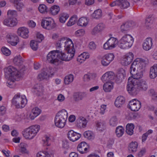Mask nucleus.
<instances>
[{
    "instance_id": "f8f14e48",
    "label": "nucleus",
    "mask_w": 157,
    "mask_h": 157,
    "mask_svg": "<svg viewBox=\"0 0 157 157\" xmlns=\"http://www.w3.org/2000/svg\"><path fill=\"white\" fill-rule=\"evenodd\" d=\"M58 51V54L59 55L58 56V59H59L63 61H69L74 56V55L70 54L67 52L65 53L62 51L60 52L59 50Z\"/></svg>"
},
{
    "instance_id": "f257e3e1",
    "label": "nucleus",
    "mask_w": 157,
    "mask_h": 157,
    "mask_svg": "<svg viewBox=\"0 0 157 157\" xmlns=\"http://www.w3.org/2000/svg\"><path fill=\"white\" fill-rule=\"evenodd\" d=\"M136 59L132 64L130 72L132 76L128 79L127 90L131 95H136L140 90L138 85V79L143 75L142 67L140 63Z\"/></svg>"
},
{
    "instance_id": "6ab92c4d",
    "label": "nucleus",
    "mask_w": 157,
    "mask_h": 157,
    "mask_svg": "<svg viewBox=\"0 0 157 157\" xmlns=\"http://www.w3.org/2000/svg\"><path fill=\"white\" fill-rule=\"evenodd\" d=\"M88 148L87 144L84 142L80 143L77 147L78 151L81 154H85L88 152L89 151Z\"/></svg>"
},
{
    "instance_id": "ea45409f",
    "label": "nucleus",
    "mask_w": 157,
    "mask_h": 157,
    "mask_svg": "<svg viewBox=\"0 0 157 157\" xmlns=\"http://www.w3.org/2000/svg\"><path fill=\"white\" fill-rule=\"evenodd\" d=\"M101 16L102 11L101 10L99 9L95 10L91 15L92 18L96 19H99Z\"/></svg>"
},
{
    "instance_id": "13d9d810",
    "label": "nucleus",
    "mask_w": 157,
    "mask_h": 157,
    "mask_svg": "<svg viewBox=\"0 0 157 157\" xmlns=\"http://www.w3.org/2000/svg\"><path fill=\"white\" fill-rule=\"evenodd\" d=\"M1 50L3 54L6 56H9L11 54L10 51L6 47H2Z\"/></svg>"
},
{
    "instance_id": "052dcab7",
    "label": "nucleus",
    "mask_w": 157,
    "mask_h": 157,
    "mask_svg": "<svg viewBox=\"0 0 157 157\" xmlns=\"http://www.w3.org/2000/svg\"><path fill=\"white\" fill-rule=\"evenodd\" d=\"M107 59L110 63L114 59V56L112 53H108L104 56Z\"/></svg>"
},
{
    "instance_id": "de8ad7c7",
    "label": "nucleus",
    "mask_w": 157,
    "mask_h": 157,
    "mask_svg": "<svg viewBox=\"0 0 157 157\" xmlns=\"http://www.w3.org/2000/svg\"><path fill=\"white\" fill-rule=\"evenodd\" d=\"M84 136L85 138L89 140L93 139L94 137L92 132L90 131L85 132L84 133Z\"/></svg>"
},
{
    "instance_id": "bf43d9fd",
    "label": "nucleus",
    "mask_w": 157,
    "mask_h": 157,
    "mask_svg": "<svg viewBox=\"0 0 157 157\" xmlns=\"http://www.w3.org/2000/svg\"><path fill=\"white\" fill-rule=\"evenodd\" d=\"M130 26L128 23H126L122 25L121 26V32H124L125 31H127Z\"/></svg>"
},
{
    "instance_id": "9d476101",
    "label": "nucleus",
    "mask_w": 157,
    "mask_h": 157,
    "mask_svg": "<svg viewBox=\"0 0 157 157\" xmlns=\"http://www.w3.org/2000/svg\"><path fill=\"white\" fill-rule=\"evenodd\" d=\"M8 42L13 46L16 45L19 42V39L15 34L11 33H7L6 35Z\"/></svg>"
},
{
    "instance_id": "dca6fc26",
    "label": "nucleus",
    "mask_w": 157,
    "mask_h": 157,
    "mask_svg": "<svg viewBox=\"0 0 157 157\" xmlns=\"http://www.w3.org/2000/svg\"><path fill=\"white\" fill-rule=\"evenodd\" d=\"M87 95L88 93L86 92L76 93L74 95V99L75 101L78 102L84 98H86Z\"/></svg>"
},
{
    "instance_id": "f03ea898",
    "label": "nucleus",
    "mask_w": 157,
    "mask_h": 157,
    "mask_svg": "<svg viewBox=\"0 0 157 157\" xmlns=\"http://www.w3.org/2000/svg\"><path fill=\"white\" fill-rule=\"evenodd\" d=\"M68 117V113L64 109L58 112L55 118V124L57 127L59 128H63L66 123Z\"/></svg>"
},
{
    "instance_id": "5701e85b",
    "label": "nucleus",
    "mask_w": 157,
    "mask_h": 157,
    "mask_svg": "<svg viewBox=\"0 0 157 157\" xmlns=\"http://www.w3.org/2000/svg\"><path fill=\"white\" fill-rule=\"evenodd\" d=\"M17 23V20L16 18H11L6 19L3 22V23L4 25L11 27L16 25Z\"/></svg>"
},
{
    "instance_id": "9b49d317",
    "label": "nucleus",
    "mask_w": 157,
    "mask_h": 157,
    "mask_svg": "<svg viewBox=\"0 0 157 157\" xmlns=\"http://www.w3.org/2000/svg\"><path fill=\"white\" fill-rule=\"evenodd\" d=\"M141 104L140 101L134 99L129 101L128 107L132 111H137L141 107Z\"/></svg>"
},
{
    "instance_id": "72a5a7b5",
    "label": "nucleus",
    "mask_w": 157,
    "mask_h": 157,
    "mask_svg": "<svg viewBox=\"0 0 157 157\" xmlns=\"http://www.w3.org/2000/svg\"><path fill=\"white\" fill-rule=\"evenodd\" d=\"M153 23V20L151 17L149 16L147 17L145 21V26L147 29L151 28Z\"/></svg>"
},
{
    "instance_id": "6e6d98bb",
    "label": "nucleus",
    "mask_w": 157,
    "mask_h": 157,
    "mask_svg": "<svg viewBox=\"0 0 157 157\" xmlns=\"http://www.w3.org/2000/svg\"><path fill=\"white\" fill-rule=\"evenodd\" d=\"M37 157H50V155L46 151H40L36 154Z\"/></svg>"
},
{
    "instance_id": "a211bd4d",
    "label": "nucleus",
    "mask_w": 157,
    "mask_h": 157,
    "mask_svg": "<svg viewBox=\"0 0 157 157\" xmlns=\"http://www.w3.org/2000/svg\"><path fill=\"white\" fill-rule=\"evenodd\" d=\"M76 122V126L79 128H85L88 123L87 120L83 117H79L77 119Z\"/></svg>"
},
{
    "instance_id": "a878e982",
    "label": "nucleus",
    "mask_w": 157,
    "mask_h": 157,
    "mask_svg": "<svg viewBox=\"0 0 157 157\" xmlns=\"http://www.w3.org/2000/svg\"><path fill=\"white\" fill-rule=\"evenodd\" d=\"M41 110L37 107L33 108L32 110L30 115V117L31 120H33L40 113Z\"/></svg>"
},
{
    "instance_id": "8fccbe9b",
    "label": "nucleus",
    "mask_w": 157,
    "mask_h": 157,
    "mask_svg": "<svg viewBox=\"0 0 157 157\" xmlns=\"http://www.w3.org/2000/svg\"><path fill=\"white\" fill-rule=\"evenodd\" d=\"M49 75L45 71H43L41 73L38 75V78L40 80L46 79L49 77Z\"/></svg>"
},
{
    "instance_id": "3c124183",
    "label": "nucleus",
    "mask_w": 157,
    "mask_h": 157,
    "mask_svg": "<svg viewBox=\"0 0 157 157\" xmlns=\"http://www.w3.org/2000/svg\"><path fill=\"white\" fill-rule=\"evenodd\" d=\"M42 140L44 142V145L47 146L50 145V142L51 141V139L49 136L45 135L43 137Z\"/></svg>"
},
{
    "instance_id": "4d7b16f0",
    "label": "nucleus",
    "mask_w": 157,
    "mask_h": 157,
    "mask_svg": "<svg viewBox=\"0 0 157 157\" xmlns=\"http://www.w3.org/2000/svg\"><path fill=\"white\" fill-rule=\"evenodd\" d=\"M39 11L42 13H45L47 11L46 6L44 4H41L38 7Z\"/></svg>"
},
{
    "instance_id": "6e6552de",
    "label": "nucleus",
    "mask_w": 157,
    "mask_h": 157,
    "mask_svg": "<svg viewBox=\"0 0 157 157\" xmlns=\"http://www.w3.org/2000/svg\"><path fill=\"white\" fill-rule=\"evenodd\" d=\"M41 26L44 28L50 30L55 27V24L51 18H45L41 22Z\"/></svg>"
},
{
    "instance_id": "39448f33",
    "label": "nucleus",
    "mask_w": 157,
    "mask_h": 157,
    "mask_svg": "<svg viewBox=\"0 0 157 157\" xmlns=\"http://www.w3.org/2000/svg\"><path fill=\"white\" fill-rule=\"evenodd\" d=\"M12 102L17 108H21L24 107L27 104V100L25 95L21 96L19 93L15 95Z\"/></svg>"
},
{
    "instance_id": "864d4df0",
    "label": "nucleus",
    "mask_w": 157,
    "mask_h": 157,
    "mask_svg": "<svg viewBox=\"0 0 157 157\" xmlns=\"http://www.w3.org/2000/svg\"><path fill=\"white\" fill-rule=\"evenodd\" d=\"M37 41L32 40L30 43V46L33 50L34 51L36 50L38 47V43Z\"/></svg>"
},
{
    "instance_id": "412c9836",
    "label": "nucleus",
    "mask_w": 157,
    "mask_h": 157,
    "mask_svg": "<svg viewBox=\"0 0 157 157\" xmlns=\"http://www.w3.org/2000/svg\"><path fill=\"white\" fill-rule=\"evenodd\" d=\"M105 25L102 23H100L94 27L91 31L92 35H96L101 32L105 28Z\"/></svg>"
},
{
    "instance_id": "1a4fd4ad",
    "label": "nucleus",
    "mask_w": 157,
    "mask_h": 157,
    "mask_svg": "<svg viewBox=\"0 0 157 157\" xmlns=\"http://www.w3.org/2000/svg\"><path fill=\"white\" fill-rule=\"evenodd\" d=\"M118 43L117 39L110 37L103 45V48L105 50H111L114 48Z\"/></svg>"
},
{
    "instance_id": "4c0bfd02",
    "label": "nucleus",
    "mask_w": 157,
    "mask_h": 157,
    "mask_svg": "<svg viewBox=\"0 0 157 157\" xmlns=\"http://www.w3.org/2000/svg\"><path fill=\"white\" fill-rule=\"evenodd\" d=\"M134 125L132 124H128L126 126V132L127 134L132 135L133 133V129Z\"/></svg>"
},
{
    "instance_id": "774afa93",
    "label": "nucleus",
    "mask_w": 157,
    "mask_h": 157,
    "mask_svg": "<svg viewBox=\"0 0 157 157\" xmlns=\"http://www.w3.org/2000/svg\"><path fill=\"white\" fill-rule=\"evenodd\" d=\"M14 80L9 79L7 82V85L10 88H13L14 84Z\"/></svg>"
},
{
    "instance_id": "c85d7f7f",
    "label": "nucleus",
    "mask_w": 157,
    "mask_h": 157,
    "mask_svg": "<svg viewBox=\"0 0 157 157\" xmlns=\"http://www.w3.org/2000/svg\"><path fill=\"white\" fill-rule=\"evenodd\" d=\"M113 87V83L111 82H106L104 84L103 86V90L106 92H110Z\"/></svg>"
},
{
    "instance_id": "09e8293b",
    "label": "nucleus",
    "mask_w": 157,
    "mask_h": 157,
    "mask_svg": "<svg viewBox=\"0 0 157 157\" xmlns=\"http://www.w3.org/2000/svg\"><path fill=\"white\" fill-rule=\"evenodd\" d=\"M69 17L68 15L66 13H62L60 15L59 21L61 23H64Z\"/></svg>"
},
{
    "instance_id": "4be33fe9",
    "label": "nucleus",
    "mask_w": 157,
    "mask_h": 157,
    "mask_svg": "<svg viewBox=\"0 0 157 157\" xmlns=\"http://www.w3.org/2000/svg\"><path fill=\"white\" fill-rule=\"evenodd\" d=\"M17 33L19 36L24 38H26L29 36V31L27 28L21 27L18 29Z\"/></svg>"
},
{
    "instance_id": "c756f323",
    "label": "nucleus",
    "mask_w": 157,
    "mask_h": 157,
    "mask_svg": "<svg viewBox=\"0 0 157 157\" xmlns=\"http://www.w3.org/2000/svg\"><path fill=\"white\" fill-rule=\"evenodd\" d=\"M125 102V98L122 96L118 97L115 101V105L117 107H120Z\"/></svg>"
},
{
    "instance_id": "393cba45",
    "label": "nucleus",
    "mask_w": 157,
    "mask_h": 157,
    "mask_svg": "<svg viewBox=\"0 0 157 157\" xmlns=\"http://www.w3.org/2000/svg\"><path fill=\"white\" fill-rule=\"evenodd\" d=\"M35 90V91L39 96H42L44 94V89L43 87L41 84H37L34 87Z\"/></svg>"
},
{
    "instance_id": "cd10ccee",
    "label": "nucleus",
    "mask_w": 157,
    "mask_h": 157,
    "mask_svg": "<svg viewBox=\"0 0 157 157\" xmlns=\"http://www.w3.org/2000/svg\"><path fill=\"white\" fill-rule=\"evenodd\" d=\"M90 56L89 53L84 52L79 56L77 59V60L80 63L83 62L86 59L89 58Z\"/></svg>"
},
{
    "instance_id": "aec40b11",
    "label": "nucleus",
    "mask_w": 157,
    "mask_h": 157,
    "mask_svg": "<svg viewBox=\"0 0 157 157\" xmlns=\"http://www.w3.org/2000/svg\"><path fill=\"white\" fill-rule=\"evenodd\" d=\"M152 44V38L148 37L144 40L143 44V48L144 50L148 51L151 48Z\"/></svg>"
},
{
    "instance_id": "2f4dec72",
    "label": "nucleus",
    "mask_w": 157,
    "mask_h": 157,
    "mask_svg": "<svg viewBox=\"0 0 157 157\" xmlns=\"http://www.w3.org/2000/svg\"><path fill=\"white\" fill-rule=\"evenodd\" d=\"M88 20L87 18L85 17H82L78 20L77 24L80 26L85 27L88 24Z\"/></svg>"
},
{
    "instance_id": "b1692460",
    "label": "nucleus",
    "mask_w": 157,
    "mask_h": 157,
    "mask_svg": "<svg viewBox=\"0 0 157 157\" xmlns=\"http://www.w3.org/2000/svg\"><path fill=\"white\" fill-rule=\"evenodd\" d=\"M157 76V64H155L151 67L149 72V77L154 79Z\"/></svg>"
},
{
    "instance_id": "37998d69",
    "label": "nucleus",
    "mask_w": 157,
    "mask_h": 157,
    "mask_svg": "<svg viewBox=\"0 0 157 157\" xmlns=\"http://www.w3.org/2000/svg\"><path fill=\"white\" fill-rule=\"evenodd\" d=\"M138 144L136 142H132L130 143L129 146V150L132 152H135L136 151Z\"/></svg>"
},
{
    "instance_id": "f3484780",
    "label": "nucleus",
    "mask_w": 157,
    "mask_h": 157,
    "mask_svg": "<svg viewBox=\"0 0 157 157\" xmlns=\"http://www.w3.org/2000/svg\"><path fill=\"white\" fill-rule=\"evenodd\" d=\"M115 78L114 73L112 71H109L105 73L102 75L101 79L104 82L113 80Z\"/></svg>"
},
{
    "instance_id": "473e14b6",
    "label": "nucleus",
    "mask_w": 157,
    "mask_h": 157,
    "mask_svg": "<svg viewBox=\"0 0 157 157\" xmlns=\"http://www.w3.org/2000/svg\"><path fill=\"white\" fill-rule=\"evenodd\" d=\"M74 79V75L70 74L66 75L64 79V83L66 85H68L72 83Z\"/></svg>"
},
{
    "instance_id": "79ce46f5",
    "label": "nucleus",
    "mask_w": 157,
    "mask_h": 157,
    "mask_svg": "<svg viewBox=\"0 0 157 157\" xmlns=\"http://www.w3.org/2000/svg\"><path fill=\"white\" fill-rule=\"evenodd\" d=\"M119 6L122 9L127 8L130 6L129 2L125 0H119Z\"/></svg>"
},
{
    "instance_id": "7c9ffc66",
    "label": "nucleus",
    "mask_w": 157,
    "mask_h": 157,
    "mask_svg": "<svg viewBox=\"0 0 157 157\" xmlns=\"http://www.w3.org/2000/svg\"><path fill=\"white\" fill-rule=\"evenodd\" d=\"M67 39L65 38H63L60 39L57 42L56 47L57 49H59L62 47H64L65 45Z\"/></svg>"
},
{
    "instance_id": "423d86ee",
    "label": "nucleus",
    "mask_w": 157,
    "mask_h": 157,
    "mask_svg": "<svg viewBox=\"0 0 157 157\" xmlns=\"http://www.w3.org/2000/svg\"><path fill=\"white\" fill-rule=\"evenodd\" d=\"M58 50L52 51L49 52L47 56V61L49 63L58 65L59 60L58 58Z\"/></svg>"
},
{
    "instance_id": "f704fd0d",
    "label": "nucleus",
    "mask_w": 157,
    "mask_h": 157,
    "mask_svg": "<svg viewBox=\"0 0 157 157\" xmlns=\"http://www.w3.org/2000/svg\"><path fill=\"white\" fill-rule=\"evenodd\" d=\"M96 77V74L93 73H88L84 75L83 80L85 81H89L91 79L94 78Z\"/></svg>"
},
{
    "instance_id": "a18cd8bd",
    "label": "nucleus",
    "mask_w": 157,
    "mask_h": 157,
    "mask_svg": "<svg viewBox=\"0 0 157 157\" xmlns=\"http://www.w3.org/2000/svg\"><path fill=\"white\" fill-rule=\"evenodd\" d=\"M118 119L116 116H113L110 119L109 121V124L112 127L116 126L118 124Z\"/></svg>"
},
{
    "instance_id": "5fc2aeb1",
    "label": "nucleus",
    "mask_w": 157,
    "mask_h": 157,
    "mask_svg": "<svg viewBox=\"0 0 157 157\" xmlns=\"http://www.w3.org/2000/svg\"><path fill=\"white\" fill-rule=\"evenodd\" d=\"M7 15L10 18H15L17 15V12L15 10H9Z\"/></svg>"
},
{
    "instance_id": "20e7f679",
    "label": "nucleus",
    "mask_w": 157,
    "mask_h": 157,
    "mask_svg": "<svg viewBox=\"0 0 157 157\" xmlns=\"http://www.w3.org/2000/svg\"><path fill=\"white\" fill-rule=\"evenodd\" d=\"M134 39L130 35L126 34L122 36L120 40L119 47L121 49L129 48L132 46Z\"/></svg>"
},
{
    "instance_id": "58836bf2",
    "label": "nucleus",
    "mask_w": 157,
    "mask_h": 157,
    "mask_svg": "<svg viewBox=\"0 0 157 157\" xmlns=\"http://www.w3.org/2000/svg\"><path fill=\"white\" fill-rule=\"evenodd\" d=\"M97 129L99 131H103L106 128V123L103 121H98L96 124Z\"/></svg>"
},
{
    "instance_id": "69168bd1",
    "label": "nucleus",
    "mask_w": 157,
    "mask_h": 157,
    "mask_svg": "<svg viewBox=\"0 0 157 157\" xmlns=\"http://www.w3.org/2000/svg\"><path fill=\"white\" fill-rule=\"evenodd\" d=\"M85 31L83 29L78 30L75 32V34L77 36H82L84 34Z\"/></svg>"
},
{
    "instance_id": "0e129e2a",
    "label": "nucleus",
    "mask_w": 157,
    "mask_h": 157,
    "mask_svg": "<svg viewBox=\"0 0 157 157\" xmlns=\"http://www.w3.org/2000/svg\"><path fill=\"white\" fill-rule=\"evenodd\" d=\"M101 62L102 64L104 66H107L110 63V62L104 56L102 58Z\"/></svg>"
},
{
    "instance_id": "c03bdc74",
    "label": "nucleus",
    "mask_w": 157,
    "mask_h": 157,
    "mask_svg": "<svg viewBox=\"0 0 157 157\" xmlns=\"http://www.w3.org/2000/svg\"><path fill=\"white\" fill-rule=\"evenodd\" d=\"M124 129L121 126L117 127L116 130V134L117 136L120 137L122 136L124 133Z\"/></svg>"
},
{
    "instance_id": "2eb2a0df",
    "label": "nucleus",
    "mask_w": 157,
    "mask_h": 157,
    "mask_svg": "<svg viewBox=\"0 0 157 157\" xmlns=\"http://www.w3.org/2000/svg\"><path fill=\"white\" fill-rule=\"evenodd\" d=\"M81 135L79 133L74 132L73 130L69 131L67 134V137L71 141L75 142L78 140L81 137Z\"/></svg>"
},
{
    "instance_id": "680f3d73",
    "label": "nucleus",
    "mask_w": 157,
    "mask_h": 157,
    "mask_svg": "<svg viewBox=\"0 0 157 157\" xmlns=\"http://www.w3.org/2000/svg\"><path fill=\"white\" fill-rule=\"evenodd\" d=\"M125 75V72L124 69L123 68H121L119 70L118 74L117 76H119L120 78L122 79L124 78Z\"/></svg>"
},
{
    "instance_id": "338daca9",
    "label": "nucleus",
    "mask_w": 157,
    "mask_h": 157,
    "mask_svg": "<svg viewBox=\"0 0 157 157\" xmlns=\"http://www.w3.org/2000/svg\"><path fill=\"white\" fill-rule=\"evenodd\" d=\"M37 41V42L40 43L44 39V36L43 35L37 33L36 34Z\"/></svg>"
},
{
    "instance_id": "49530a36",
    "label": "nucleus",
    "mask_w": 157,
    "mask_h": 157,
    "mask_svg": "<svg viewBox=\"0 0 157 157\" xmlns=\"http://www.w3.org/2000/svg\"><path fill=\"white\" fill-rule=\"evenodd\" d=\"M149 95L151 97L152 99L155 101H157V93L153 89H150L148 90Z\"/></svg>"
},
{
    "instance_id": "e433bc0d",
    "label": "nucleus",
    "mask_w": 157,
    "mask_h": 157,
    "mask_svg": "<svg viewBox=\"0 0 157 157\" xmlns=\"http://www.w3.org/2000/svg\"><path fill=\"white\" fill-rule=\"evenodd\" d=\"M23 62V59L20 56H15L13 59L14 63L17 66L21 65L22 64Z\"/></svg>"
},
{
    "instance_id": "a19ab883",
    "label": "nucleus",
    "mask_w": 157,
    "mask_h": 157,
    "mask_svg": "<svg viewBox=\"0 0 157 157\" xmlns=\"http://www.w3.org/2000/svg\"><path fill=\"white\" fill-rule=\"evenodd\" d=\"M77 17L76 15H74L71 17L67 24L68 26H71L74 25L77 21Z\"/></svg>"
},
{
    "instance_id": "ddd939ff",
    "label": "nucleus",
    "mask_w": 157,
    "mask_h": 157,
    "mask_svg": "<svg viewBox=\"0 0 157 157\" xmlns=\"http://www.w3.org/2000/svg\"><path fill=\"white\" fill-rule=\"evenodd\" d=\"M134 55L132 52L127 53L122 59L121 61V64L124 66L129 65L132 62L133 59Z\"/></svg>"
},
{
    "instance_id": "7ed1b4c3",
    "label": "nucleus",
    "mask_w": 157,
    "mask_h": 157,
    "mask_svg": "<svg viewBox=\"0 0 157 157\" xmlns=\"http://www.w3.org/2000/svg\"><path fill=\"white\" fill-rule=\"evenodd\" d=\"M40 129V126L38 125H32L24 129L22 134L26 139L31 140L35 137Z\"/></svg>"
},
{
    "instance_id": "bb28decb",
    "label": "nucleus",
    "mask_w": 157,
    "mask_h": 157,
    "mask_svg": "<svg viewBox=\"0 0 157 157\" xmlns=\"http://www.w3.org/2000/svg\"><path fill=\"white\" fill-rule=\"evenodd\" d=\"M138 85L140 90H147L148 88L147 85L146 81L144 80H140L138 79Z\"/></svg>"
},
{
    "instance_id": "c9c22d12",
    "label": "nucleus",
    "mask_w": 157,
    "mask_h": 157,
    "mask_svg": "<svg viewBox=\"0 0 157 157\" xmlns=\"http://www.w3.org/2000/svg\"><path fill=\"white\" fill-rule=\"evenodd\" d=\"M59 11V6L57 5H54L50 8L49 12L52 15H55L58 14Z\"/></svg>"
},
{
    "instance_id": "e2e57ef3",
    "label": "nucleus",
    "mask_w": 157,
    "mask_h": 157,
    "mask_svg": "<svg viewBox=\"0 0 157 157\" xmlns=\"http://www.w3.org/2000/svg\"><path fill=\"white\" fill-rule=\"evenodd\" d=\"M15 4L16 5L15 6L16 7L17 9L19 11H20L24 7V5L23 3L21 2L20 1H19Z\"/></svg>"
},
{
    "instance_id": "4468645a",
    "label": "nucleus",
    "mask_w": 157,
    "mask_h": 157,
    "mask_svg": "<svg viewBox=\"0 0 157 157\" xmlns=\"http://www.w3.org/2000/svg\"><path fill=\"white\" fill-rule=\"evenodd\" d=\"M65 49L68 53L75 55V49L72 40L68 39L64 46Z\"/></svg>"
},
{
    "instance_id": "0eeeda50",
    "label": "nucleus",
    "mask_w": 157,
    "mask_h": 157,
    "mask_svg": "<svg viewBox=\"0 0 157 157\" xmlns=\"http://www.w3.org/2000/svg\"><path fill=\"white\" fill-rule=\"evenodd\" d=\"M4 71L6 75L10 77H13L14 79L17 78L20 74L18 71L12 66H10L5 68Z\"/></svg>"
},
{
    "instance_id": "603ef678",
    "label": "nucleus",
    "mask_w": 157,
    "mask_h": 157,
    "mask_svg": "<svg viewBox=\"0 0 157 157\" xmlns=\"http://www.w3.org/2000/svg\"><path fill=\"white\" fill-rule=\"evenodd\" d=\"M27 147V144L24 143H21L19 145L20 151L22 153H25L27 150L26 148Z\"/></svg>"
}]
</instances>
